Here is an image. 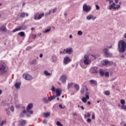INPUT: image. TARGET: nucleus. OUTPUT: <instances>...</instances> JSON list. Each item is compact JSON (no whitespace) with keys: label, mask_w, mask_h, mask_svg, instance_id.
<instances>
[{"label":"nucleus","mask_w":126,"mask_h":126,"mask_svg":"<svg viewBox=\"0 0 126 126\" xmlns=\"http://www.w3.org/2000/svg\"><path fill=\"white\" fill-rule=\"evenodd\" d=\"M105 1L106 2H109V4H110L108 7V9L109 10H111V9H113L114 10H116V9H117V10L121 7V5H116V3L114 2V0H105Z\"/></svg>","instance_id":"1"},{"label":"nucleus","mask_w":126,"mask_h":126,"mask_svg":"<svg viewBox=\"0 0 126 126\" xmlns=\"http://www.w3.org/2000/svg\"><path fill=\"white\" fill-rule=\"evenodd\" d=\"M126 49V43L124 40H120L118 43V51L119 53H124Z\"/></svg>","instance_id":"2"},{"label":"nucleus","mask_w":126,"mask_h":126,"mask_svg":"<svg viewBox=\"0 0 126 126\" xmlns=\"http://www.w3.org/2000/svg\"><path fill=\"white\" fill-rule=\"evenodd\" d=\"M91 59H89V56L88 55H85L84 56V63H91L92 61H95V60L97 59V56H96V55L91 54Z\"/></svg>","instance_id":"3"},{"label":"nucleus","mask_w":126,"mask_h":126,"mask_svg":"<svg viewBox=\"0 0 126 126\" xmlns=\"http://www.w3.org/2000/svg\"><path fill=\"white\" fill-rule=\"evenodd\" d=\"M8 70V68L4 63L0 64V74H4Z\"/></svg>","instance_id":"4"},{"label":"nucleus","mask_w":126,"mask_h":126,"mask_svg":"<svg viewBox=\"0 0 126 126\" xmlns=\"http://www.w3.org/2000/svg\"><path fill=\"white\" fill-rule=\"evenodd\" d=\"M91 6L87 5V4L86 3L84 4L83 6V10L85 12H89V11L91 10Z\"/></svg>","instance_id":"5"},{"label":"nucleus","mask_w":126,"mask_h":126,"mask_svg":"<svg viewBox=\"0 0 126 126\" xmlns=\"http://www.w3.org/2000/svg\"><path fill=\"white\" fill-rule=\"evenodd\" d=\"M39 13H36V14H34V19L35 20H40V19H41L42 18V17H43L44 16V15H45V14L44 13H42L39 15Z\"/></svg>","instance_id":"6"},{"label":"nucleus","mask_w":126,"mask_h":126,"mask_svg":"<svg viewBox=\"0 0 126 126\" xmlns=\"http://www.w3.org/2000/svg\"><path fill=\"white\" fill-rule=\"evenodd\" d=\"M90 93L88 92H86L85 97H83L82 98V101L83 103H86L87 102V100H89V94Z\"/></svg>","instance_id":"7"},{"label":"nucleus","mask_w":126,"mask_h":126,"mask_svg":"<svg viewBox=\"0 0 126 126\" xmlns=\"http://www.w3.org/2000/svg\"><path fill=\"white\" fill-rule=\"evenodd\" d=\"M90 71L92 74H97L98 73V68L96 66L93 67L91 68Z\"/></svg>","instance_id":"8"},{"label":"nucleus","mask_w":126,"mask_h":126,"mask_svg":"<svg viewBox=\"0 0 126 126\" xmlns=\"http://www.w3.org/2000/svg\"><path fill=\"white\" fill-rule=\"evenodd\" d=\"M103 53L107 58H109L112 56V54L109 52V50L107 48H104L103 49Z\"/></svg>","instance_id":"9"},{"label":"nucleus","mask_w":126,"mask_h":126,"mask_svg":"<svg viewBox=\"0 0 126 126\" xmlns=\"http://www.w3.org/2000/svg\"><path fill=\"white\" fill-rule=\"evenodd\" d=\"M42 101L43 103H45V104H49L50 103V97L45 96L42 98Z\"/></svg>","instance_id":"10"},{"label":"nucleus","mask_w":126,"mask_h":126,"mask_svg":"<svg viewBox=\"0 0 126 126\" xmlns=\"http://www.w3.org/2000/svg\"><path fill=\"white\" fill-rule=\"evenodd\" d=\"M23 77L25 78V79H26L27 80H32V76L28 74H25L23 75Z\"/></svg>","instance_id":"11"},{"label":"nucleus","mask_w":126,"mask_h":126,"mask_svg":"<svg viewBox=\"0 0 126 126\" xmlns=\"http://www.w3.org/2000/svg\"><path fill=\"white\" fill-rule=\"evenodd\" d=\"M64 51H65V54H69V55H70L71 53H72V48H67L65 49H64Z\"/></svg>","instance_id":"12"},{"label":"nucleus","mask_w":126,"mask_h":126,"mask_svg":"<svg viewBox=\"0 0 126 126\" xmlns=\"http://www.w3.org/2000/svg\"><path fill=\"white\" fill-rule=\"evenodd\" d=\"M60 79L63 82V83H65L66 82V76H65V75H63L60 77Z\"/></svg>","instance_id":"13"},{"label":"nucleus","mask_w":126,"mask_h":126,"mask_svg":"<svg viewBox=\"0 0 126 126\" xmlns=\"http://www.w3.org/2000/svg\"><path fill=\"white\" fill-rule=\"evenodd\" d=\"M96 18H97V17H94L93 15H89L86 17V19H87V20H91V19H92V20H94Z\"/></svg>","instance_id":"14"},{"label":"nucleus","mask_w":126,"mask_h":126,"mask_svg":"<svg viewBox=\"0 0 126 126\" xmlns=\"http://www.w3.org/2000/svg\"><path fill=\"white\" fill-rule=\"evenodd\" d=\"M71 62V60L69 57H65L63 59V63H68Z\"/></svg>","instance_id":"15"},{"label":"nucleus","mask_w":126,"mask_h":126,"mask_svg":"<svg viewBox=\"0 0 126 126\" xmlns=\"http://www.w3.org/2000/svg\"><path fill=\"white\" fill-rule=\"evenodd\" d=\"M91 85H93L94 86H97V81L95 80H90L89 81Z\"/></svg>","instance_id":"16"},{"label":"nucleus","mask_w":126,"mask_h":126,"mask_svg":"<svg viewBox=\"0 0 126 126\" xmlns=\"http://www.w3.org/2000/svg\"><path fill=\"white\" fill-rule=\"evenodd\" d=\"M55 92L56 93V96L57 97H60V96H61V95L62 94V90H61L59 89H57L56 90Z\"/></svg>","instance_id":"17"},{"label":"nucleus","mask_w":126,"mask_h":126,"mask_svg":"<svg viewBox=\"0 0 126 126\" xmlns=\"http://www.w3.org/2000/svg\"><path fill=\"white\" fill-rule=\"evenodd\" d=\"M32 108H33V104L32 103L29 104L27 107V112H29V111H30V110H32Z\"/></svg>","instance_id":"18"},{"label":"nucleus","mask_w":126,"mask_h":126,"mask_svg":"<svg viewBox=\"0 0 126 126\" xmlns=\"http://www.w3.org/2000/svg\"><path fill=\"white\" fill-rule=\"evenodd\" d=\"M19 28L20 30H26L27 29V26L26 25H22L19 26Z\"/></svg>","instance_id":"19"},{"label":"nucleus","mask_w":126,"mask_h":126,"mask_svg":"<svg viewBox=\"0 0 126 126\" xmlns=\"http://www.w3.org/2000/svg\"><path fill=\"white\" fill-rule=\"evenodd\" d=\"M20 85H21V83L18 82L15 84L14 86L16 89H20Z\"/></svg>","instance_id":"20"},{"label":"nucleus","mask_w":126,"mask_h":126,"mask_svg":"<svg viewBox=\"0 0 126 126\" xmlns=\"http://www.w3.org/2000/svg\"><path fill=\"white\" fill-rule=\"evenodd\" d=\"M26 124L25 120H20L19 121V125L20 126H24Z\"/></svg>","instance_id":"21"},{"label":"nucleus","mask_w":126,"mask_h":126,"mask_svg":"<svg viewBox=\"0 0 126 126\" xmlns=\"http://www.w3.org/2000/svg\"><path fill=\"white\" fill-rule=\"evenodd\" d=\"M99 73L100 76H104V75H105V71H104L102 69H99Z\"/></svg>","instance_id":"22"},{"label":"nucleus","mask_w":126,"mask_h":126,"mask_svg":"<svg viewBox=\"0 0 126 126\" xmlns=\"http://www.w3.org/2000/svg\"><path fill=\"white\" fill-rule=\"evenodd\" d=\"M25 15L26 16H28L29 14L27 13H26L25 12H22L21 13L20 16H21V17H22L23 18H24V17H25Z\"/></svg>","instance_id":"23"},{"label":"nucleus","mask_w":126,"mask_h":126,"mask_svg":"<svg viewBox=\"0 0 126 126\" xmlns=\"http://www.w3.org/2000/svg\"><path fill=\"white\" fill-rule=\"evenodd\" d=\"M80 65L82 68H86L87 67V63H80Z\"/></svg>","instance_id":"24"},{"label":"nucleus","mask_w":126,"mask_h":126,"mask_svg":"<svg viewBox=\"0 0 126 126\" xmlns=\"http://www.w3.org/2000/svg\"><path fill=\"white\" fill-rule=\"evenodd\" d=\"M18 35H19V36H21V37H25V32H19Z\"/></svg>","instance_id":"25"},{"label":"nucleus","mask_w":126,"mask_h":126,"mask_svg":"<svg viewBox=\"0 0 126 126\" xmlns=\"http://www.w3.org/2000/svg\"><path fill=\"white\" fill-rule=\"evenodd\" d=\"M44 74H45V75H46V76H50V75H51V73H49V72H48L47 70H45L43 72Z\"/></svg>","instance_id":"26"},{"label":"nucleus","mask_w":126,"mask_h":126,"mask_svg":"<svg viewBox=\"0 0 126 126\" xmlns=\"http://www.w3.org/2000/svg\"><path fill=\"white\" fill-rule=\"evenodd\" d=\"M51 59L53 63H56V61H57V57L55 56H52Z\"/></svg>","instance_id":"27"},{"label":"nucleus","mask_w":126,"mask_h":126,"mask_svg":"<svg viewBox=\"0 0 126 126\" xmlns=\"http://www.w3.org/2000/svg\"><path fill=\"white\" fill-rule=\"evenodd\" d=\"M90 116H91V113L90 112H88L86 114H85L84 117L85 118H90Z\"/></svg>","instance_id":"28"},{"label":"nucleus","mask_w":126,"mask_h":126,"mask_svg":"<svg viewBox=\"0 0 126 126\" xmlns=\"http://www.w3.org/2000/svg\"><path fill=\"white\" fill-rule=\"evenodd\" d=\"M101 63H110V62L108 60H104L101 62Z\"/></svg>","instance_id":"29"},{"label":"nucleus","mask_w":126,"mask_h":126,"mask_svg":"<svg viewBox=\"0 0 126 126\" xmlns=\"http://www.w3.org/2000/svg\"><path fill=\"white\" fill-rule=\"evenodd\" d=\"M5 30H6V28L4 26H2L0 28V31L2 32L5 31Z\"/></svg>","instance_id":"30"},{"label":"nucleus","mask_w":126,"mask_h":126,"mask_svg":"<svg viewBox=\"0 0 126 126\" xmlns=\"http://www.w3.org/2000/svg\"><path fill=\"white\" fill-rule=\"evenodd\" d=\"M74 88H75V89H76V90H77V91H78V90H79V85L76 84L74 85Z\"/></svg>","instance_id":"31"},{"label":"nucleus","mask_w":126,"mask_h":126,"mask_svg":"<svg viewBox=\"0 0 126 126\" xmlns=\"http://www.w3.org/2000/svg\"><path fill=\"white\" fill-rule=\"evenodd\" d=\"M56 97H57L56 95L51 96V97H49V100H50V102H51V101H52V100L56 99Z\"/></svg>","instance_id":"32"},{"label":"nucleus","mask_w":126,"mask_h":126,"mask_svg":"<svg viewBox=\"0 0 126 126\" xmlns=\"http://www.w3.org/2000/svg\"><path fill=\"white\" fill-rule=\"evenodd\" d=\"M50 115V113L49 112H46V113L44 114V118H48Z\"/></svg>","instance_id":"33"},{"label":"nucleus","mask_w":126,"mask_h":126,"mask_svg":"<svg viewBox=\"0 0 126 126\" xmlns=\"http://www.w3.org/2000/svg\"><path fill=\"white\" fill-rule=\"evenodd\" d=\"M104 95H106V96H109V95H110L111 94V93H110V91H106L104 92Z\"/></svg>","instance_id":"34"},{"label":"nucleus","mask_w":126,"mask_h":126,"mask_svg":"<svg viewBox=\"0 0 126 126\" xmlns=\"http://www.w3.org/2000/svg\"><path fill=\"white\" fill-rule=\"evenodd\" d=\"M102 65L104 66H106V67H108V66H111L112 65V64L111 63H102Z\"/></svg>","instance_id":"35"},{"label":"nucleus","mask_w":126,"mask_h":126,"mask_svg":"<svg viewBox=\"0 0 126 126\" xmlns=\"http://www.w3.org/2000/svg\"><path fill=\"white\" fill-rule=\"evenodd\" d=\"M72 85H73V83H72V82L69 83L68 84L67 89H69V88H70V87H71V86H72Z\"/></svg>","instance_id":"36"},{"label":"nucleus","mask_w":126,"mask_h":126,"mask_svg":"<svg viewBox=\"0 0 126 126\" xmlns=\"http://www.w3.org/2000/svg\"><path fill=\"white\" fill-rule=\"evenodd\" d=\"M17 31H20V29H19V28L14 29L12 32L13 33H15V32H17Z\"/></svg>","instance_id":"37"},{"label":"nucleus","mask_w":126,"mask_h":126,"mask_svg":"<svg viewBox=\"0 0 126 126\" xmlns=\"http://www.w3.org/2000/svg\"><path fill=\"white\" fill-rule=\"evenodd\" d=\"M120 103L122 105H125V104H126V101L125 100V99H121Z\"/></svg>","instance_id":"38"},{"label":"nucleus","mask_w":126,"mask_h":126,"mask_svg":"<svg viewBox=\"0 0 126 126\" xmlns=\"http://www.w3.org/2000/svg\"><path fill=\"white\" fill-rule=\"evenodd\" d=\"M51 28H49V29H46L44 32H43V33H49L51 31Z\"/></svg>","instance_id":"39"},{"label":"nucleus","mask_w":126,"mask_h":126,"mask_svg":"<svg viewBox=\"0 0 126 126\" xmlns=\"http://www.w3.org/2000/svg\"><path fill=\"white\" fill-rule=\"evenodd\" d=\"M121 110H126V105L124 104L123 105H122L121 107Z\"/></svg>","instance_id":"40"},{"label":"nucleus","mask_w":126,"mask_h":126,"mask_svg":"<svg viewBox=\"0 0 126 126\" xmlns=\"http://www.w3.org/2000/svg\"><path fill=\"white\" fill-rule=\"evenodd\" d=\"M51 10H50L48 12H46L45 14V16H48V15H50L51 14Z\"/></svg>","instance_id":"41"},{"label":"nucleus","mask_w":126,"mask_h":126,"mask_svg":"<svg viewBox=\"0 0 126 126\" xmlns=\"http://www.w3.org/2000/svg\"><path fill=\"white\" fill-rule=\"evenodd\" d=\"M104 75H105V76H106V77H109L110 74H109V72H106L104 73Z\"/></svg>","instance_id":"42"},{"label":"nucleus","mask_w":126,"mask_h":126,"mask_svg":"<svg viewBox=\"0 0 126 126\" xmlns=\"http://www.w3.org/2000/svg\"><path fill=\"white\" fill-rule=\"evenodd\" d=\"M51 91H52V92H56V88L54 86H53L52 87Z\"/></svg>","instance_id":"43"},{"label":"nucleus","mask_w":126,"mask_h":126,"mask_svg":"<svg viewBox=\"0 0 126 126\" xmlns=\"http://www.w3.org/2000/svg\"><path fill=\"white\" fill-rule=\"evenodd\" d=\"M82 34V32H81V31H78V35H79V36H81Z\"/></svg>","instance_id":"44"},{"label":"nucleus","mask_w":126,"mask_h":126,"mask_svg":"<svg viewBox=\"0 0 126 126\" xmlns=\"http://www.w3.org/2000/svg\"><path fill=\"white\" fill-rule=\"evenodd\" d=\"M10 111H11V112H14V107H13V106H11Z\"/></svg>","instance_id":"45"},{"label":"nucleus","mask_w":126,"mask_h":126,"mask_svg":"<svg viewBox=\"0 0 126 126\" xmlns=\"http://www.w3.org/2000/svg\"><path fill=\"white\" fill-rule=\"evenodd\" d=\"M57 126H63V125L62 124H61V122H57L56 123Z\"/></svg>","instance_id":"46"},{"label":"nucleus","mask_w":126,"mask_h":126,"mask_svg":"<svg viewBox=\"0 0 126 126\" xmlns=\"http://www.w3.org/2000/svg\"><path fill=\"white\" fill-rule=\"evenodd\" d=\"M4 123H5V122L3 121H2L1 122V123H0V126H3V125H4Z\"/></svg>","instance_id":"47"},{"label":"nucleus","mask_w":126,"mask_h":126,"mask_svg":"<svg viewBox=\"0 0 126 126\" xmlns=\"http://www.w3.org/2000/svg\"><path fill=\"white\" fill-rule=\"evenodd\" d=\"M80 93H81V94H83L84 93V89H81Z\"/></svg>","instance_id":"48"},{"label":"nucleus","mask_w":126,"mask_h":126,"mask_svg":"<svg viewBox=\"0 0 126 126\" xmlns=\"http://www.w3.org/2000/svg\"><path fill=\"white\" fill-rule=\"evenodd\" d=\"M95 7H96V9H97V10H99V9H100V7L99 6V5H95Z\"/></svg>","instance_id":"49"},{"label":"nucleus","mask_w":126,"mask_h":126,"mask_svg":"<svg viewBox=\"0 0 126 126\" xmlns=\"http://www.w3.org/2000/svg\"><path fill=\"white\" fill-rule=\"evenodd\" d=\"M37 63V60L33 59L32 60V63Z\"/></svg>","instance_id":"50"},{"label":"nucleus","mask_w":126,"mask_h":126,"mask_svg":"<svg viewBox=\"0 0 126 126\" xmlns=\"http://www.w3.org/2000/svg\"><path fill=\"white\" fill-rule=\"evenodd\" d=\"M87 123H91V122H92L91 119L88 118L87 120Z\"/></svg>","instance_id":"51"},{"label":"nucleus","mask_w":126,"mask_h":126,"mask_svg":"<svg viewBox=\"0 0 126 126\" xmlns=\"http://www.w3.org/2000/svg\"><path fill=\"white\" fill-rule=\"evenodd\" d=\"M6 114H7L8 115H10V111H9L8 110H6Z\"/></svg>","instance_id":"52"},{"label":"nucleus","mask_w":126,"mask_h":126,"mask_svg":"<svg viewBox=\"0 0 126 126\" xmlns=\"http://www.w3.org/2000/svg\"><path fill=\"white\" fill-rule=\"evenodd\" d=\"M29 50H31V47L29 46L26 48L27 51H29Z\"/></svg>","instance_id":"53"},{"label":"nucleus","mask_w":126,"mask_h":126,"mask_svg":"<svg viewBox=\"0 0 126 126\" xmlns=\"http://www.w3.org/2000/svg\"><path fill=\"white\" fill-rule=\"evenodd\" d=\"M65 51H60V54H62V55H64V54H65Z\"/></svg>","instance_id":"54"},{"label":"nucleus","mask_w":126,"mask_h":126,"mask_svg":"<svg viewBox=\"0 0 126 126\" xmlns=\"http://www.w3.org/2000/svg\"><path fill=\"white\" fill-rule=\"evenodd\" d=\"M37 35L36 34H33L32 35V39H35V38H36Z\"/></svg>","instance_id":"55"},{"label":"nucleus","mask_w":126,"mask_h":126,"mask_svg":"<svg viewBox=\"0 0 126 126\" xmlns=\"http://www.w3.org/2000/svg\"><path fill=\"white\" fill-rule=\"evenodd\" d=\"M28 113H29L31 115H32L33 114V111L32 110H29V112H28Z\"/></svg>","instance_id":"56"},{"label":"nucleus","mask_w":126,"mask_h":126,"mask_svg":"<svg viewBox=\"0 0 126 126\" xmlns=\"http://www.w3.org/2000/svg\"><path fill=\"white\" fill-rule=\"evenodd\" d=\"M56 10H57V8H54L53 10V13H55V12H56Z\"/></svg>","instance_id":"57"},{"label":"nucleus","mask_w":126,"mask_h":126,"mask_svg":"<svg viewBox=\"0 0 126 126\" xmlns=\"http://www.w3.org/2000/svg\"><path fill=\"white\" fill-rule=\"evenodd\" d=\"M72 115L73 116H77V114L76 113V112H73L72 113Z\"/></svg>","instance_id":"58"},{"label":"nucleus","mask_w":126,"mask_h":126,"mask_svg":"<svg viewBox=\"0 0 126 126\" xmlns=\"http://www.w3.org/2000/svg\"><path fill=\"white\" fill-rule=\"evenodd\" d=\"M92 119H93V120L95 119V115L94 114H93L92 117Z\"/></svg>","instance_id":"59"},{"label":"nucleus","mask_w":126,"mask_h":126,"mask_svg":"<svg viewBox=\"0 0 126 126\" xmlns=\"http://www.w3.org/2000/svg\"><path fill=\"white\" fill-rule=\"evenodd\" d=\"M59 107L60 109H63V105L62 104H59Z\"/></svg>","instance_id":"60"},{"label":"nucleus","mask_w":126,"mask_h":126,"mask_svg":"<svg viewBox=\"0 0 126 126\" xmlns=\"http://www.w3.org/2000/svg\"><path fill=\"white\" fill-rule=\"evenodd\" d=\"M43 124H47V121L46 120H44L43 121Z\"/></svg>","instance_id":"61"},{"label":"nucleus","mask_w":126,"mask_h":126,"mask_svg":"<svg viewBox=\"0 0 126 126\" xmlns=\"http://www.w3.org/2000/svg\"><path fill=\"white\" fill-rule=\"evenodd\" d=\"M23 114H26V110H24L22 112Z\"/></svg>","instance_id":"62"},{"label":"nucleus","mask_w":126,"mask_h":126,"mask_svg":"<svg viewBox=\"0 0 126 126\" xmlns=\"http://www.w3.org/2000/svg\"><path fill=\"white\" fill-rule=\"evenodd\" d=\"M39 57H40V58H43V54H40L39 55Z\"/></svg>","instance_id":"63"},{"label":"nucleus","mask_w":126,"mask_h":126,"mask_svg":"<svg viewBox=\"0 0 126 126\" xmlns=\"http://www.w3.org/2000/svg\"><path fill=\"white\" fill-rule=\"evenodd\" d=\"M80 108H81V109H82V110H84V107H83L82 106H80Z\"/></svg>","instance_id":"64"}]
</instances>
